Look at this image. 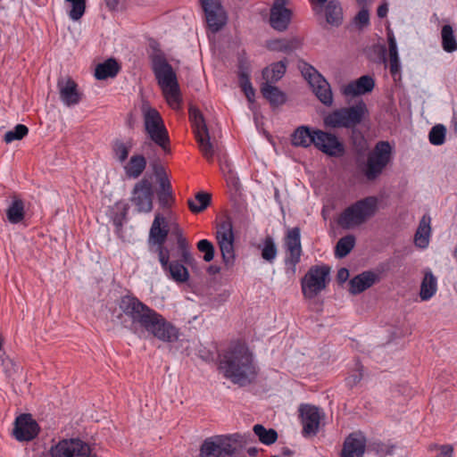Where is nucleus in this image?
<instances>
[{
    "label": "nucleus",
    "mask_w": 457,
    "mask_h": 457,
    "mask_svg": "<svg viewBox=\"0 0 457 457\" xmlns=\"http://www.w3.org/2000/svg\"><path fill=\"white\" fill-rule=\"evenodd\" d=\"M258 374L259 369L245 342L238 340L230 345V382L245 387L254 384Z\"/></svg>",
    "instance_id": "obj_4"
},
{
    "label": "nucleus",
    "mask_w": 457,
    "mask_h": 457,
    "mask_svg": "<svg viewBox=\"0 0 457 457\" xmlns=\"http://www.w3.org/2000/svg\"><path fill=\"white\" fill-rule=\"evenodd\" d=\"M356 238L353 235L341 237L335 246V256L342 259L347 256L355 245Z\"/></svg>",
    "instance_id": "obj_41"
},
{
    "label": "nucleus",
    "mask_w": 457,
    "mask_h": 457,
    "mask_svg": "<svg viewBox=\"0 0 457 457\" xmlns=\"http://www.w3.org/2000/svg\"><path fill=\"white\" fill-rule=\"evenodd\" d=\"M299 68L302 75L310 85L313 82H317V80L322 77V75L312 65L306 62H301Z\"/></svg>",
    "instance_id": "obj_50"
},
{
    "label": "nucleus",
    "mask_w": 457,
    "mask_h": 457,
    "mask_svg": "<svg viewBox=\"0 0 457 457\" xmlns=\"http://www.w3.org/2000/svg\"><path fill=\"white\" fill-rule=\"evenodd\" d=\"M435 457H453V447L451 445H442Z\"/></svg>",
    "instance_id": "obj_60"
},
{
    "label": "nucleus",
    "mask_w": 457,
    "mask_h": 457,
    "mask_svg": "<svg viewBox=\"0 0 457 457\" xmlns=\"http://www.w3.org/2000/svg\"><path fill=\"white\" fill-rule=\"evenodd\" d=\"M197 250L204 253V261L209 262L214 258V246L212 243L207 239H202L196 244Z\"/></svg>",
    "instance_id": "obj_51"
},
{
    "label": "nucleus",
    "mask_w": 457,
    "mask_h": 457,
    "mask_svg": "<svg viewBox=\"0 0 457 457\" xmlns=\"http://www.w3.org/2000/svg\"><path fill=\"white\" fill-rule=\"evenodd\" d=\"M442 47L446 53L457 51V38L451 25L445 24L441 29Z\"/></svg>",
    "instance_id": "obj_40"
},
{
    "label": "nucleus",
    "mask_w": 457,
    "mask_h": 457,
    "mask_svg": "<svg viewBox=\"0 0 457 457\" xmlns=\"http://www.w3.org/2000/svg\"><path fill=\"white\" fill-rule=\"evenodd\" d=\"M446 129L442 124L432 127L428 134L430 144L434 145H441L445 141Z\"/></svg>",
    "instance_id": "obj_46"
},
{
    "label": "nucleus",
    "mask_w": 457,
    "mask_h": 457,
    "mask_svg": "<svg viewBox=\"0 0 457 457\" xmlns=\"http://www.w3.org/2000/svg\"><path fill=\"white\" fill-rule=\"evenodd\" d=\"M350 140L356 155V164L359 170L369 181L376 180L391 162L393 159V147L388 141H378L368 154L367 160L361 161L360 156L364 155L368 149V143L363 134L356 129H352Z\"/></svg>",
    "instance_id": "obj_1"
},
{
    "label": "nucleus",
    "mask_w": 457,
    "mask_h": 457,
    "mask_svg": "<svg viewBox=\"0 0 457 457\" xmlns=\"http://www.w3.org/2000/svg\"><path fill=\"white\" fill-rule=\"evenodd\" d=\"M291 144L295 147L307 148L313 145L315 148L328 156L339 158L345 155L344 143L333 133L309 126H299L291 135Z\"/></svg>",
    "instance_id": "obj_3"
},
{
    "label": "nucleus",
    "mask_w": 457,
    "mask_h": 457,
    "mask_svg": "<svg viewBox=\"0 0 457 457\" xmlns=\"http://www.w3.org/2000/svg\"><path fill=\"white\" fill-rule=\"evenodd\" d=\"M299 418L303 425L302 434L304 437L317 435L319 431L320 414L319 408L311 404H301Z\"/></svg>",
    "instance_id": "obj_21"
},
{
    "label": "nucleus",
    "mask_w": 457,
    "mask_h": 457,
    "mask_svg": "<svg viewBox=\"0 0 457 457\" xmlns=\"http://www.w3.org/2000/svg\"><path fill=\"white\" fill-rule=\"evenodd\" d=\"M253 437L250 433L248 434H231L230 435V457H246L245 453L242 450H237L236 447H232L231 444H238L240 447L246 446L252 443Z\"/></svg>",
    "instance_id": "obj_42"
},
{
    "label": "nucleus",
    "mask_w": 457,
    "mask_h": 457,
    "mask_svg": "<svg viewBox=\"0 0 457 457\" xmlns=\"http://www.w3.org/2000/svg\"><path fill=\"white\" fill-rule=\"evenodd\" d=\"M284 241L287 252L284 261L286 273L294 276L296 271V265L300 262L303 253L300 228L298 227H295L288 229Z\"/></svg>",
    "instance_id": "obj_14"
},
{
    "label": "nucleus",
    "mask_w": 457,
    "mask_h": 457,
    "mask_svg": "<svg viewBox=\"0 0 457 457\" xmlns=\"http://www.w3.org/2000/svg\"><path fill=\"white\" fill-rule=\"evenodd\" d=\"M259 248L261 249L262 258L270 264L273 263L278 255V247L273 237L267 235Z\"/></svg>",
    "instance_id": "obj_39"
},
{
    "label": "nucleus",
    "mask_w": 457,
    "mask_h": 457,
    "mask_svg": "<svg viewBox=\"0 0 457 457\" xmlns=\"http://www.w3.org/2000/svg\"><path fill=\"white\" fill-rule=\"evenodd\" d=\"M375 81L372 77L364 75L360 77L357 80L352 81L347 84L343 90L345 96H359L371 92L374 88Z\"/></svg>",
    "instance_id": "obj_28"
},
{
    "label": "nucleus",
    "mask_w": 457,
    "mask_h": 457,
    "mask_svg": "<svg viewBox=\"0 0 457 457\" xmlns=\"http://www.w3.org/2000/svg\"><path fill=\"white\" fill-rule=\"evenodd\" d=\"M251 62L243 50L237 56V76L238 84L249 103L255 100V89L250 80Z\"/></svg>",
    "instance_id": "obj_19"
},
{
    "label": "nucleus",
    "mask_w": 457,
    "mask_h": 457,
    "mask_svg": "<svg viewBox=\"0 0 457 457\" xmlns=\"http://www.w3.org/2000/svg\"><path fill=\"white\" fill-rule=\"evenodd\" d=\"M299 46L297 39H273L267 43V48L270 51L290 53Z\"/></svg>",
    "instance_id": "obj_44"
},
{
    "label": "nucleus",
    "mask_w": 457,
    "mask_h": 457,
    "mask_svg": "<svg viewBox=\"0 0 457 457\" xmlns=\"http://www.w3.org/2000/svg\"><path fill=\"white\" fill-rule=\"evenodd\" d=\"M71 5L69 17L72 21H79L85 13L86 0H65Z\"/></svg>",
    "instance_id": "obj_48"
},
{
    "label": "nucleus",
    "mask_w": 457,
    "mask_h": 457,
    "mask_svg": "<svg viewBox=\"0 0 457 457\" xmlns=\"http://www.w3.org/2000/svg\"><path fill=\"white\" fill-rule=\"evenodd\" d=\"M436 278L431 270L426 271L420 285V297L422 301H428L436 294Z\"/></svg>",
    "instance_id": "obj_37"
},
{
    "label": "nucleus",
    "mask_w": 457,
    "mask_h": 457,
    "mask_svg": "<svg viewBox=\"0 0 457 457\" xmlns=\"http://www.w3.org/2000/svg\"><path fill=\"white\" fill-rule=\"evenodd\" d=\"M154 172L158 178L159 182V189L157 192H170L172 191L171 184L164 171V169L162 166H155L154 167Z\"/></svg>",
    "instance_id": "obj_52"
},
{
    "label": "nucleus",
    "mask_w": 457,
    "mask_h": 457,
    "mask_svg": "<svg viewBox=\"0 0 457 457\" xmlns=\"http://www.w3.org/2000/svg\"><path fill=\"white\" fill-rule=\"evenodd\" d=\"M172 235L176 237L177 246L168 247V252L173 253L172 256H170V262L176 260L184 267L192 266L195 260L191 253L189 243L184 237L183 230L178 224L172 228Z\"/></svg>",
    "instance_id": "obj_18"
},
{
    "label": "nucleus",
    "mask_w": 457,
    "mask_h": 457,
    "mask_svg": "<svg viewBox=\"0 0 457 457\" xmlns=\"http://www.w3.org/2000/svg\"><path fill=\"white\" fill-rule=\"evenodd\" d=\"M287 59L284 58L279 62H272L265 67L262 71V76L264 80L262 83L276 84L278 82L284 77L287 71Z\"/></svg>",
    "instance_id": "obj_30"
},
{
    "label": "nucleus",
    "mask_w": 457,
    "mask_h": 457,
    "mask_svg": "<svg viewBox=\"0 0 457 457\" xmlns=\"http://www.w3.org/2000/svg\"><path fill=\"white\" fill-rule=\"evenodd\" d=\"M390 62L399 61L397 45L393 32L387 33Z\"/></svg>",
    "instance_id": "obj_56"
},
{
    "label": "nucleus",
    "mask_w": 457,
    "mask_h": 457,
    "mask_svg": "<svg viewBox=\"0 0 457 457\" xmlns=\"http://www.w3.org/2000/svg\"><path fill=\"white\" fill-rule=\"evenodd\" d=\"M370 59L376 63H386V48L384 45H374L370 53Z\"/></svg>",
    "instance_id": "obj_54"
},
{
    "label": "nucleus",
    "mask_w": 457,
    "mask_h": 457,
    "mask_svg": "<svg viewBox=\"0 0 457 457\" xmlns=\"http://www.w3.org/2000/svg\"><path fill=\"white\" fill-rule=\"evenodd\" d=\"M330 268L328 265H313L301 279V288L304 298L312 299L324 290L329 282Z\"/></svg>",
    "instance_id": "obj_12"
},
{
    "label": "nucleus",
    "mask_w": 457,
    "mask_h": 457,
    "mask_svg": "<svg viewBox=\"0 0 457 457\" xmlns=\"http://www.w3.org/2000/svg\"><path fill=\"white\" fill-rule=\"evenodd\" d=\"M200 457H228V435L212 436L204 440Z\"/></svg>",
    "instance_id": "obj_20"
},
{
    "label": "nucleus",
    "mask_w": 457,
    "mask_h": 457,
    "mask_svg": "<svg viewBox=\"0 0 457 457\" xmlns=\"http://www.w3.org/2000/svg\"><path fill=\"white\" fill-rule=\"evenodd\" d=\"M238 212L240 214V222L247 226L249 224L250 219L246 204H240L238 205Z\"/></svg>",
    "instance_id": "obj_59"
},
{
    "label": "nucleus",
    "mask_w": 457,
    "mask_h": 457,
    "mask_svg": "<svg viewBox=\"0 0 457 457\" xmlns=\"http://www.w3.org/2000/svg\"><path fill=\"white\" fill-rule=\"evenodd\" d=\"M230 191L233 189L236 194L241 195V189L242 186L238 179V178L232 175V172L230 171Z\"/></svg>",
    "instance_id": "obj_61"
},
{
    "label": "nucleus",
    "mask_w": 457,
    "mask_h": 457,
    "mask_svg": "<svg viewBox=\"0 0 457 457\" xmlns=\"http://www.w3.org/2000/svg\"><path fill=\"white\" fill-rule=\"evenodd\" d=\"M356 21L359 23L361 27L368 26L370 23V13L369 11L365 8H362L359 11L355 17Z\"/></svg>",
    "instance_id": "obj_58"
},
{
    "label": "nucleus",
    "mask_w": 457,
    "mask_h": 457,
    "mask_svg": "<svg viewBox=\"0 0 457 457\" xmlns=\"http://www.w3.org/2000/svg\"><path fill=\"white\" fill-rule=\"evenodd\" d=\"M430 217L424 215L420 220L419 227L414 235V244L420 248H426L429 243L431 233Z\"/></svg>",
    "instance_id": "obj_35"
},
{
    "label": "nucleus",
    "mask_w": 457,
    "mask_h": 457,
    "mask_svg": "<svg viewBox=\"0 0 457 457\" xmlns=\"http://www.w3.org/2000/svg\"><path fill=\"white\" fill-rule=\"evenodd\" d=\"M369 111L366 104L361 100L353 105L336 109L323 118L326 128L330 129H351L361 123Z\"/></svg>",
    "instance_id": "obj_9"
},
{
    "label": "nucleus",
    "mask_w": 457,
    "mask_h": 457,
    "mask_svg": "<svg viewBox=\"0 0 457 457\" xmlns=\"http://www.w3.org/2000/svg\"><path fill=\"white\" fill-rule=\"evenodd\" d=\"M212 202V195L205 192H198L195 195V199L187 200V206L191 212L199 213L204 212Z\"/></svg>",
    "instance_id": "obj_38"
},
{
    "label": "nucleus",
    "mask_w": 457,
    "mask_h": 457,
    "mask_svg": "<svg viewBox=\"0 0 457 457\" xmlns=\"http://www.w3.org/2000/svg\"><path fill=\"white\" fill-rule=\"evenodd\" d=\"M323 6L326 22L332 27H339L344 19L340 2L338 0H329Z\"/></svg>",
    "instance_id": "obj_31"
},
{
    "label": "nucleus",
    "mask_w": 457,
    "mask_h": 457,
    "mask_svg": "<svg viewBox=\"0 0 457 457\" xmlns=\"http://www.w3.org/2000/svg\"><path fill=\"white\" fill-rule=\"evenodd\" d=\"M25 216V205L22 199L17 195L12 197V204L6 210V217L12 224L20 223Z\"/></svg>",
    "instance_id": "obj_36"
},
{
    "label": "nucleus",
    "mask_w": 457,
    "mask_h": 457,
    "mask_svg": "<svg viewBox=\"0 0 457 457\" xmlns=\"http://www.w3.org/2000/svg\"><path fill=\"white\" fill-rule=\"evenodd\" d=\"M219 162L220 170L223 173L225 181L228 182L227 174L228 173V161L226 159V157H220L219 156Z\"/></svg>",
    "instance_id": "obj_63"
},
{
    "label": "nucleus",
    "mask_w": 457,
    "mask_h": 457,
    "mask_svg": "<svg viewBox=\"0 0 457 457\" xmlns=\"http://www.w3.org/2000/svg\"><path fill=\"white\" fill-rule=\"evenodd\" d=\"M145 131L148 137L164 153H170V137L160 112L153 107L143 109Z\"/></svg>",
    "instance_id": "obj_10"
},
{
    "label": "nucleus",
    "mask_w": 457,
    "mask_h": 457,
    "mask_svg": "<svg viewBox=\"0 0 457 457\" xmlns=\"http://www.w3.org/2000/svg\"><path fill=\"white\" fill-rule=\"evenodd\" d=\"M57 87L59 89L60 99L67 106L78 104L83 94L79 92L78 84L71 78H60L57 81Z\"/></svg>",
    "instance_id": "obj_24"
},
{
    "label": "nucleus",
    "mask_w": 457,
    "mask_h": 457,
    "mask_svg": "<svg viewBox=\"0 0 457 457\" xmlns=\"http://www.w3.org/2000/svg\"><path fill=\"white\" fill-rule=\"evenodd\" d=\"M366 444L367 439L362 432L357 431L349 434L343 443L340 457H363Z\"/></svg>",
    "instance_id": "obj_23"
},
{
    "label": "nucleus",
    "mask_w": 457,
    "mask_h": 457,
    "mask_svg": "<svg viewBox=\"0 0 457 457\" xmlns=\"http://www.w3.org/2000/svg\"><path fill=\"white\" fill-rule=\"evenodd\" d=\"M115 212L112 215L113 225L117 229H121L124 221L127 220L129 206L126 203L118 202L114 206Z\"/></svg>",
    "instance_id": "obj_45"
},
{
    "label": "nucleus",
    "mask_w": 457,
    "mask_h": 457,
    "mask_svg": "<svg viewBox=\"0 0 457 457\" xmlns=\"http://www.w3.org/2000/svg\"><path fill=\"white\" fill-rule=\"evenodd\" d=\"M349 278V271L346 268H341L337 270V280L339 284L345 283Z\"/></svg>",
    "instance_id": "obj_62"
},
{
    "label": "nucleus",
    "mask_w": 457,
    "mask_h": 457,
    "mask_svg": "<svg viewBox=\"0 0 457 457\" xmlns=\"http://www.w3.org/2000/svg\"><path fill=\"white\" fill-rule=\"evenodd\" d=\"M204 12L207 29L212 33L220 31L227 23V12L221 0H198Z\"/></svg>",
    "instance_id": "obj_15"
},
{
    "label": "nucleus",
    "mask_w": 457,
    "mask_h": 457,
    "mask_svg": "<svg viewBox=\"0 0 457 457\" xmlns=\"http://www.w3.org/2000/svg\"><path fill=\"white\" fill-rule=\"evenodd\" d=\"M169 234V228L166 219L160 213H157L152 223L149 232V242L157 245L156 252L158 253V260L162 269L170 278L177 283H185L189 279L190 274L187 267L182 266L180 262L176 260L170 262V256L173 253L168 252V246L164 245L167 236Z\"/></svg>",
    "instance_id": "obj_2"
},
{
    "label": "nucleus",
    "mask_w": 457,
    "mask_h": 457,
    "mask_svg": "<svg viewBox=\"0 0 457 457\" xmlns=\"http://www.w3.org/2000/svg\"><path fill=\"white\" fill-rule=\"evenodd\" d=\"M149 306L132 294L120 296L117 309L112 312V321L133 334H138V327Z\"/></svg>",
    "instance_id": "obj_6"
},
{
    "label": "nucleus",
    "mask_w": 457,
    "mask_h": 457,
    "mask_svg": "<svg viewBox=\"0 0 457 457\" xmlns=\"http://www.w3.org/2000/svg\"><path fill=\"white\" fill-rule=\"evenodd\" d=\"M50 457H96L90 445L79 437L62 438L53 443L49 449Z\"/></svg>",
    "instance_id": "obj_13"
},
{
    "label": "nucleus",
    "mask_w": 457,
    "mask_h": 457,
    "mask_svg": "<svg viewBox=\"0 0 457 457\" xmlns=\"http://www.w3.org/2000/svg\"><path fill=\"white\" fill-rule=\"evenodd\" d=\"M379 281V274L372 270L363 271L350 280L349 292L353 295H359Z\"/></svg>",
    "instance_id": "obj_25"
},
{
    "label": "nucleus",
    "mask_w": 457,
    "mask_h": 457,
    "mask_svg": "<svg viewBox=\"0 0 457 457\" xmlns=\"http://www.w3.org/2000/svg\"><path fill=\"white\" fill-rule=\"evenodd\" d=\"M312 90L317 98L326 106L333 104V95L329 83L322 76L317 82L311 84Z\"/></svg>",
    "instance_id": "obj_34"
},
{
    "label": "nucleus",
    "mask_w": 457,
    "mask_h": 457,
    "mask_svg": "<svg viewBox=\"0 0 457 457\" xmlns=\"http://www.w3.org/2000/svg\"><path fill=\"white\" fill-rule=\"evenodd\" d=\"M135 142L132 137L126 140L115 138L111 143L112 154L114 160L120 163L125 162L129 155L130 151L134 147Z\"/></svg>",
    "instance_id": "obj_29"
},
{
    "label": "nucleus",
    "mask_w": 457,
    "mask_h": 457,
    "mask_svg": "<svg viewBox=\"0 0 457 457\" xmlns=\"http://www.w3.org/2000/svg\"><path fill=\"white\" fill-rule=\"evenodd\" d=\"M154 187L152 182L143 178L133 187L130 202L137 212H150L153 209Z\"/></svg>",
    "instance_id": "obj_16"
},
{
    "label": "nucleus",
    "mask_w": 457,
    "mask_h": 457,
    "mask_svg": "<svg viewBox=\"0 0 457 457\" xmlns=\"http://www.w3.org/2000/svg\"><path fill=\"white\" fill-rule=\"evenodd\" d=\"M217 365L220 373L223 375L225 378H228V352L223 351L221 353H218Z\"/></svg>",
    "instance_id": "obj_55"
},
{
    "label": "nucleus",
    "mask_w": 457,
    "mask_h": 457,
    "mask_svg": "<svg viewBox=\"0 0 457 457\" xmlns=\"http://www.w3.org/2000/svg\"><path fill=\"white\" fill-rule=\"evenodd\" d=\"M40 432V426L30 413H22L16 417L13 424L12 436L19 442H29Z\"/></svg>",
    "instance_id": "obj_17"
},
{
    "label": "nucleus",
    "mask_w": 457,
    "mask_h": 457,
    "mask_svg": "<svg viewBox=\"0 0 457 457\" xmlns=\"http://www.w3.org/2000/svg\"><path fill=\"white\" fill-rule=\"evenodd\" d=\"M188 116L200 152L208 162H212L215 151L203 113L198 108L190 106Z\"/></svg>",
    "instance_id": "obj_11"
},
{
    "label": "nucleus",
    "mask_w": 457,
    "mask_h": 457,
    "mask_svg": "<svg viewBox=\"0 0 457 457\" xmlns=\"http://www.w3.org/2000/svg\"><path fill=\"white\" fill-rule=\"evenodd\" d=\"M395 448V445L386 444L381 441H375L370 445V451L379 455H391L394 453Z\"/></svg>",
    "instance_id": "obj_53"
},
{
    "label": "nucleus",
    "mask_w": 457,
    "mask_h": 457,
    "mask_svg": "<svg viewBox=\"0 0 457 457\" xmlns=\"http://www.w3.org/2000/svg\"><path fill=\"white\" fill-rule=\"evenodd\" d=\"M157 198L160 205L162 208H170L171 205V202L174 201L173 191L167 193L157 192Z\"/></svg>",
    "instance_id": "obj_57"
},
{
    "label": "nucleus",
    "mask_w": 457,
    "mask_h": 457,
    "mask_svg": "<svg viewBox=\"0 0 457 457\" xmlns=\"http://www.w3.org/2000/svg\"><path fill=\"white\" fill-rule=\"evenodd\" d=\"M149 55L151 66L158 85L161 87L167 103L173 108L179 107L182 102L176 72L168 62L165 54L156 46Z\"/></svg>",
    "instance_id": "obj_5"
},
{
    "label": "nucleus",
    "mask_w": 457,
    "mask_h": 457,
    "mask_svg": "<svg viewBox=\"0 0 457 457\" xmlns=\"http://www.w3.org/2000/svg\"><path fill=\"white\" fill-rule=\"evenodd\" d=\"M216 239L225 265L228 263V212L224 211L216 226Z\"/></svg>",
    "instance_id": "obj_27"
},
{
    "label": "nucleus",
    "mask_w": 457,
    "mask_h": 457,
    "mask_svg": "<svg viewBox=\"0 0 457 457\" xmlns=\"http://www.w3.org/2000/svg\"><path fill=\"white\" fill-rule=\"evenodd\" d=\"M29 133V129L23 124H17L13 129L7 131L4 136V141L10 144L15 140H21Z\"/></svg>",
    "instance_id": "obj_47"
},
{
    "label": "nucleus",
    "mask_w": 457,
    "mask_h": 457,
    "mask_svg": "<svg viewBox=\"0 0 457 457\" xmlns=\"http://www.w3.org/2000/svg\"><path fill=\"white\" fill-rule=\"evenodd\" d=\"M253 431L263 445H270L278 440V432L274 428L268 429L262 424H256L253 426Z\"/></svg>",
    "instance_id": "obj_43"
},
{
    "label": "nucleus",
    "mask_w": 457,
    "mask_h": 457,
    "mask_svg": "<svg viewBox=\"0 0 457 457\" xmlns=\"http://www.w3.org/2000/svg\"><path fill=\"white\" fill-rule=\"evenodd\" d=\"M388 7L386 3L381 4L377 10V14L379 18H385L387 15Z\"/></svg>",
    "instance_id": "obj_64"
},
{
    "label": "nucleus",
    "mask_w": 457,
    "mask_h": 457,
    "mask_svg": "<svg viewBox=\"0 0 457 457\" xmlns=\"http://www.w3.org/2000/svg\"><path fill=\"white\" fill-rule=\"evenodd\" d=\"M262 96L269 103L272 110H277L287 101V94L275 84L262 83L260 86Z\"/></svg>",
    "instance_id": "obj_26"
},
{
    "label": "nucleus",
    "mask_w": 457,
    "mask_h": 457,
    "mask_svg": "<svg viewBox=\"0 0 457 457\" xmlns=\"http://www.w3.org/2000/svg\"><path fill=\"white\" fill-rule=\"evenodd\" d=\"M146 158L141 154H133L127 164L124 166V171L128 178H139L146 168Z\"/></svg>",
    "instance_id": "obj_32"
},
{
    "label": "nucleus",
    "mask_w": 457,
    "mask_h": 457,
    "mask_svg": "<svg viewBox=\"0 0 457 457\" xmlns=\"http://www.w3.org/2000/svg\"><path fill=\"white\" fill-rule=\"evenodd\" d=\"M145 332L165 343L176 342L179 337V328L151 307L138 327L137 335Z\"/></svg>",
    "instance_id": "obj_8"
},
{
    "label": "nucleus",
    "mask_w": 457,
    "mask_h": 457,
    "mask_svg": "<svg viewBox=\"0 0 457 457\" xmlns=\"http://www.w3.org/2000/svg\"><path fill=\"white\" fill-rule=\"evenodd\" d=\"M120 71V65L114 58H109L102 63L96 65L95 77L98 80H104L108 78H114Z\"/></svg>",
    "instance_id": "obj_33"
},
{
    "label": "nucleus",
    "mask_w": 457,
    "mask_h": 457,
    "mask_svg": "<svg viewBox=\"0 0 457 457\" xmlns=\"http://www.w3.org/2000/svg\"><path fill=\"white\" fill-rule=\"evenodd\" d=\"M287 0H275L270 14V26L278 31H284L291 21L292 12L286 7Z\"/></svg>",
    "instance_id": "obj_22"
},
{
    "label": "nucleus",
    "mask_w": 457,
    "mask_h": 457,
    "mask_svg": "<svg viewBox=\"0 0 457 457\" xmlns=\"http://www.w3.org/2000/svg\"><path fill=\"white\" fill-rule=\"evenodd\" d=\"M363 376L364 367L360 360H357L355 364V370L345 378L346 386L350 389L353 388L361 381Z\"/></svg>",
    "instance_id": "obj_49"
},
{
    "label": "nucleus",
    "mask_w": 457,
    "mask_h": 457,
    "mask_svg": "<svg viewBox=\"0 0 457 457\" xmlns=\"http://www.w3.org/2000/svg\"><path fill=\"white\" fill-rule=\"evenodd\" d=\"M378 209L376 196H367L346 207L338 216L337 224L345 229L362 225L372 218Z\"/></svg>",
    "instance_id": "obj_7"
}]
</instances>
